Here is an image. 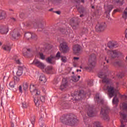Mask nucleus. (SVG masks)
<instances>
[{
  "mask_svg": "<svg viewBox=\"0 0 127 127\" xmlns=\"http://www.w3.org/2000/svg\"><path fill=\"white\" fill-rule=\"evenodd\" d=\"M123 17L124 19H127V7L124 10V12L123 14Z\"/></svg>",
  "mask_w": 127,
  "mask_h": 127,
  "instance_id": "32",
  "label": "nucleus"
},
{
  "mask_svg": "<svg viewBox=\"0 0 127 127\" xmlns=\"http://www.w3.org/2000/svg\"><path fill=\"white\" fill-rule=\"evenodd\" d=\"M1 44H2L0 42V45H1Z\"/></svg>",
  "mask_w": 127,
  "mask_h": 127,
  "instance_id": "63",
  "label": "nucleus"
},
{
  "mask_svg": "<svg viewBox=\"0 0 127 127\" xmlns=\"http://www.w3.org/2000/svg\"><path fill=\"white\" fill-rule=\"evenodd\" d=\"M80 76L79 75L78 76L77 79H78V80L80 79Z\"/></svg>",
  "mask_w": 127,
  "mask_h": 127,
  "instance_id": "58",
  "label": "nucleus"
},
{
  "mask_svg": "<svg viewBox=\"0 0 127 127\" xmlns=\"http://www.w3.org/2000/svg\"><path fill=\"white\" fill-rule=\"evenodd\" d=\"M36 97L34 99L35 105L36 107H39L41 103L45 102V97L44 96H40L39 95H35Z\"/></svg>",
  "mask_w": 127,
  "mask_h": 127,
  "instance_id": "4",
  "label": "nucleus"
},
{
  "mask_svg": "<svg viewBox=\"0 0 127 127\" xmlns=\"http://www.w3.org/2000/svg\"><path fill=\"white\" fill-rule=\"evenodd\" d=\"M56 58H58V57H60V53L58 52L57 54V55L56 56Z\"/></svg>",
  "mask_w": 127,
  "mask_h": 127,
  "instance_id": "48",
  "label": "nucleus"
},
{
  "mask_svg": "<svg viewBox=\"0 0 127 127\" xmlns=\"http://www.w3.org/2000/svg\"><path fill=\"white\" fill-rule=\"evenodd\" d=\"M109 111H110V109L109 107L104 106L101 108V111L100 112V115H101L102 117L105 121H109L110 120V118L108 116V114L109 113Z\"/></svg>",
  "mask_w": 127,
  "mask_h": 127,
  "instance_id": "3",
  "label": "nucleus"
},
{
  "mask_svg": "<svg viewBox=\"0 0 127 127\" xmlns=\"http://www.w3.org/2000/svg\"><path fill=\"white\" fill-rule=\"evenodd\" d=\"M10 21H12V22H14L16 21V19H15V18H11Z\"/></svg>",
  "mask_w": 127,
  "mask_h": 127,
  "instance_id": "45",
  "label": "nucleus"
},
{
  "mask_svg": "<svg viewBox=\"0 0 127 127\" xmlns=\"http://www.w3.org/2000/svg\"><path fill=\"white\" fill-rule=\"evenodd\" d=\"M71 80L73 81V82H77V81H79V78L76 77L75 76H72Z\"/></svg>",
  "mask_w": 127,
  "mask_h": 127,
  "instance_id": "36",
  "label": "nucleus"
},
{
  "mask_svg": "<svg viewBox=\"0 0 127 127\" xmlns=\"http://www.w3.org/2000/svg\"><path fill=\"white\" fill-rule=\"evenodd\" d=\"M88 66L85 67L86 70H92L96 66V55L93 54L89 57Z\"/></svg>",
  "mask_w": 127,
  "mask_h": 127,
  "instance_id": "1",
  "label": "nucleus"
},
{
  "mask_svg": "<svg viewBox=\"0 0 127 127\" xmlns=\"http://www.w3.org/2000/svg\"><path fill=\"white\" fill-rule=\"evenodd\" d=\"M22 71H23V67H22V66H19L18 68V70L16 72L17 76H21L23 73Z\"/></svg>",
  "mask_w": 127,
  "mask_h": 127,
  "instance_id": "25",
  "label": "nucleus"
},
{
  "mask_svg": "<svg viewBox=\"0 0 127 127\" xmlns=\"http://www.w3.org/2000/svg\"><path fill=\"white\" fill-rule=\"evenodd\" d=\"M81 71L82 70L81 69H79H79H77V70H76L77 72H79V71L81 72Z\"/></svg>",
  "mask_w": 127,
  "mask_h": 127,
  "instance_id": "55",
  "label": "nucleus"
},
{
  "mask_svg": "<svg viewBox=\"0 0 127 127\" xmlns=\"http://www.w3.org/2000/svg\"><path fill=\"white\" fill-rule=\"evenodd\" d=\"M87 115L90 118L92 117H95L97 112L95 111L94 109L92 107H89L87 111Z\"/></svg>",
  "mask_w": 127,
  "mask_h": 127,
  "instance_id": "14",
  "label": "nucleus"
},
{
  "mask_svg": "<svg viewBox=\"0 0 127 127\" xmlns=\"http://www.w3.org/2000/svg\"><path fill=\"white\" fill-rule=\"evenodd\" d=\"M81 51V47L79 45H75L73 46V52L74 54H78Z\"/></svg>",
  "mask_w": 127,
  "mask_h": 127,
  "instance_id": "19",
  "label": "nucleus"
},
{
  "mask_svg": "<svg viewBox=\"0 0 127 127\" xmlns=\"http://www.w3.org/2000/svg\"><path fill=\"white\" fill-rule=\"evenodd\" d=\"M28 86H29L28 83H27L26 82L24 83L23 84V90H24L25 91H26V90H27V89H28Z\"/></svg>",
  "mask_w": 127,
  "mask_h": 127,
  "instance_id": "34",
  "label": "nucleus"
},
{
  "mask_svg": "<svg viewBox=\"0 0 127 127\" xmlns=\"http://www.w3.org/2000/svg\"><path fill=\"white\" fill-rule=\"evenodd\" d=\"M27 51H30V50L29 49H28Z\"/></svg>",
  "mask_w": 127,
  "mask_h": 127,
  "instance_id": "61",
  "label": "nucleus"
},
{
  "mask_svg": "<svg viewBox=\"0 0 127 127\" xmlns=\"http://www.w3.org/2000/svg\"><path fill=\"white\" fill-rule=\"evenodd\" d=\"M14 81L15 83H17V82H19V78L17 77V76L13 77Z\"/></svg>",
  "mask_w": 127,
  "mask_h": 127,
  "instance_id": "38",
  "label": "nucleus"
},
{
  "mask_svg": "<svg viewBox=\"0 0 127 127\" xmlns=\"http://www.w3.org/2000/svg\"><path fill=\"white\" fill-rule=\"evenodd\" d=\"M61 57H62V59H61L62 61L64 63L66 62L67 60V59L66 58V57H63V56H62Z\"/></svg>",
  "mask_w": 127,
  "mask_h": 127,
  "instance_id": "41",
  "label": "nucleus"
},
{
  "mask_svg": "<svg viewBox=\"0 0 127 127\" xmlns=\"http://www.w3.org/2000/svg\"><path fill=\"white\" fill-rule=\"evenodd\" d=\"M82 94H80L78 91H75L72 95L73 98V101H79L81 99V96Z\"/></svg>",
  "mask_w": 127,
  "mask_h": 127,
  "instance_id": "15",
  "label": "nucleus"
},
{
  "mask_svg": "<svg viewBox=\"0 0 127 127\" xmlns=\"http://www.w3.org/2000/svg\"><path fill=\"white\" fill-rule=\"evenodd\" d=\"M80 59V58L79 57H74L73 58V60H76V61H78Z\"/></svg>",
  "mask_w": 127,
  "mask_h": 127,
  "instance_id": "49",
  "label": "nucleus"
},
{
  "mask_svg": "<svg viewBox=\"0 0 127 127\" xmlns=\"http://www.w3.org/2000/svg\"><path fill=\"white\" fill-rule=\"evenodd\" d=\"M109 48H117L119 46V44L117 43L109 42L107 45Z\"/></svg>",
  "mask_w": 127,
  "mask_h": 127,
  "instance_id": "22",
  "label": "nucleus"
},
{
  "mask_svg": "<svg viewBox=\"0 0 127 127\" xmlns=\"http://www.w3.org/2000/svg\"><path fill=\"white\" fill-rule=\"evenodd\" d=\"M49 10V11H52V10H53V8L50 9Z\"/></svg>",
  "mask_w": 127,
  "mask_h": 127,
  "instance_id": "57",
  "label": "nucleus"
},
{
  "mask_svg": "<svg viewBox=\"0 0 127 127\" xmlns=\"http://www.w3.org/2000/svg\"><path fill=\"white\" fill-rule=\"evenodd\" d=\"M39 126L41 127H43L44 125L43 124V122H41V121H39Z\"/></svg>",
  "mask_w": 127,
  "mask_h": 127,
  "instance_id": "44",
  "label": "nucleus"
},
{
  "mask_svg": "<svg viewBox=\"0 0 127 127\" xmlns=\"http://www.w3.org/2000/svg\"><path fill=\"white\" fill-rule=\"evenodd\" d=\"M32 64L42 69L45 68V64H43L42 62H40L38 60H34Z\"/></svg>",
  "mask_w": 127,
  "mask_h": 127,
  "instance_id": "10",
  "label": "nucleus"
},
{
  "mask_svg": "<svg viewBox=\"0 0 127 127\" xmlns=\"http://www.w3.org/2000/svg\"><path fill=\"white\" fill-rule=\"evenodd\" d=\"M91 7H92V8H94L95 7L94 6H92Z\"/></svg>",
  "mask_w": 127,
  "mask_h": 127,
  "instance_id": "60",
  "label": "nucleus"
},
{
  "mask_svg": "<svg viewBox=\"0 0 127 127\" xmlns=\"http://www.w3.org/2000/svg\"><path fill=\"white\" fill-rule=\"evenodd\" d=\"M113 65L115 66H121V63H120V62H116L113 64Z\"/></svg>",
  "mask_w": 127,
  "mask_h": 127,
  "instance_id": "42",
  "label": "nucleus"
},
{
  "mask_svg": "<svg viewBox=\"0 0 127 127\" xmlns=\"http://www.w3.org/2000/svg\"><path fill=\"white\" fill-rule=\"evenodd\" d=\"M107 94L110 99L117 95V90L114 86L107 87Z\"/></svg>",
  "mask_w": 127,
  "mask_h": 127,
  "instance_id": "5",
  "label": "nucleus"
},
{
  "mask_svg": "<svg viewBox=\"0 0 127 127\" xmlns=\"http://www.w3.org/2000/svg\"><path fill=\"white\" fill-rule=\"evenodd\" d=\"M23 16H24V14L23 13H21L20 14V17L21 18H23Z\"/></svg>",
  "mask_w": 127,
  "mask_h": 127,
  "instance_id": "47",
  "label": "nucleus"
},
{
  "mask_svg": "<svg viewBox=\"0 0 127 127\" xmlns=\"http://www.w3.org/2000/svg\"><path fill=\"white\" fill-rule=\"evenodd\" d=\"M11 36L12 39L14 40H17L20 38V34H19V32L14 30L11 33Z\"/></svg>",
  "mask_w": 127,
  "mask_h": 127,
  "instance_id": "13",
  "label": "nucleus"
},
{
  "mask_svg": "<svg viewBox=\"0 0 127 127\" xmlns=\"http://www.w3.org/2000/svg\"><path fill=\"white\" fill-rule=\"evenodd\" d=\"M99 77L101 78L102 79L103 83H105V84H109L110 82V80L107 77V75L100 73L99 75Z\"/></svg>",
  "mask_w": 127,
  "mask_h": 127,
  "instance_id": "16",
  "label": "nucleus"
},
{
  "mask_svg": "<svg viewBox=\"0 0 127 127\" xmlns=\"http://www.w3.org/2000/svg\"><path fill=\"white\" fill-rule=\"evenodd\" d=\"M95 101H97L98 103H101L103 104L104 103V100L103 99H100V96H99V94H96L95 98Z\"/></svg>",
  "mask_w": 127,
  "mask_h": 127,
  "instance_id": "26",
  "label": "nucleus"
},
{
  "mask_svg": "<svg viewBox=\"0 0 127 127\" xmlns=\"http://www.w3.org/2000/svg\"><path fill=\"white\" fill-rule=\"evenodd\" d=\"M11 127H14V124L12 123L11 125Z\"/></svg>",
  "mask_w": 127,
  "mask_h": 127,
  "instance_id": "54",
  "label": "nucleus"
},
{
  "mask_svg": "<svg viewBox=\"0 0 127 127\" xmlns=\"http://www.w3.org/2000/svg\"><path fill=\"white\" fill-rule=\"evenodd\" d=\"M113 8H114V7L112 5H109L105 7L106 12L107 13H108L107 16H109L110 15V12L112 11V9H113Z\"/></svg>",
  "mask_w": 127,
  "mask_h": 127,
  "instance_id": "23",
  "label": "nucleus"
},
{
  "mask_svg": "<svg viewBox=\"0 0 127 127\" xmlns=\"http://www.w3.org/2000/svg\"><path fill=\"white\" fill-rule=\"evenodd\" d=\"M82 16H83V14H81V15H80V17H82Z\"/></svg>",
  "mask_w": 127,
  "mask_h": 127,
  "instance_id": "59",
  "label": "nucleus"
},
{
  "mask_svg": "<svg viewBox=\"0 0 127 127\" xmlns=\"http://www.w3.org/2000/svg\"><path fill=\"white\" fill-rule=\"evenodd\" d=\"M3 49L5 51H10L11 48L10 46L8 45H5L3 46Z\"/></svg>",
  "mask_w": 127,
  "mask_h": 127,
  "instance_id": "31",
  "label": "nucleus"
},
{
  "mask_svg": "<svg viewBox=\"0 0 127 127\" xmlns=\"http://www.w3.org/2000/svg\"><path fill=\"white\" fill-rule=\"evenodd\" d=\"M93 80H88V85L89 86H93Z\"/></svg>",
  "mask_w": 127,
  "mask_h": 127,
  "instance_id": "40",
  "label": "nucleus"
},
{
  "mask_svg": "<svg viewBox=\"0 0 127 127\" xmlns=\"http://www.w3.org/2000/svg\"><path fill=\"white\" fill-rule=\"evenodd\" d=\"M26 39L29 40L31 38L32 39H34V38H36V35L35 34H32L31 33L27 32L24 35Z\"/></svg>",
  "mask_w": 127,
  "mask_h": 127,
  "instance_id": "18",
  "label": "nucleus"
},
{
  "mask_svg": "<svg viewBox=\"0 0 127 127\" xmlns=\"http://www.w3.org/2000/svg\"><path fill=\"white\" fill-rule=\"evenodd\" d=\"M22 106H23V108L26 109V108L28 107V104H27V103L26 102H23L22 103Z\"/></svg>",
  "mask_w": 127,
  "mask_h": 127,
  "instance_id": "39",
  "label": "nucleus"
},
{
  "mask_svg": "<svg viewBox=\"0 0 127 127\" xmlns=\"http://www.w3.org/2000/svg\"><path fill=\"white\" fill-rule=\"evenodd\" d=\"M56 13H57V14H60L61 12L59 11H56L55 12Z\"/></svg>",
  "mask_w": 127,
  "mask_h": 127,
  "instance_id": "53",
  "label": "nucleus"
},
{
  "mask_svg": "<svg viewBox=\"0 0 127 127\" xmlns=\"http://www.w3.org/2000/svg\"><path fill=\"white\" fill-rule=\"evenodd\" d=\"M0 32L2 34H6L8 32V26H0Z\"/></svg>",
  "mask_w": 127,
  "mask_h": 127,
  "instance_id": "17",
  "label": "nucleus"
},
{
  "mask_svg": "<svg viewBox=\"0 0 127 127\" xmlns=\"http://www.w3.org/2000/svg\"><path fill=\"white\" fill-rule=\"evenodd\" d=\"M6 15L5 14V12L0 11V19H3L5 18Z\"/></svg>",
  "mask_w": 127,
  "mask_h": 127,
  "instance_id": "29",
  "label": "nucleus"
},
{
  "mask_svg": "<svg viewBox=\"0 0 127 127\" xmlns=\"http://www.w3.org/2000/svg\"><path fill=\"white\" fill-rule=\"evenodd\" d=\"M43 24H44V22L42 23H39L38 24V28H42L43 27Z\"/></svg>",
  "mask_w": 127,
  "mask_h": 127,
  "instance_id": "43",
  "label": "nucleus"
},
{
  "mask_svg": "<svg viewBox=\"0 0 127 127\" xmlns=\"http://www.w3.org/2000/svg\"><path fill=\"white\" fill-rule=\"evenodd\" d=\"M68 87V78L67 77H64L63 79L62 84L60 86V89L62 91H63L64 89H66Z\"/></svg>",
  "mask_w": 127,
  "mask_h": 127,
  "instance_id": "12",
  "label": "nucleus"
},
{
  "mask_svg": "<svg viewBox=\"0 0 127 127\" xmlns=\"http://www.w3.org/2000/svg\"><path fill=\"white\" fill-rule=\"evenodd\" d=\"M19 91L21 93L22 92V87L21 86V85H20L19 87Z\"/></svg>",
  "mask_w": 127,
  "mask_h": 127,
  "instance_id": "46",
  "label": "nucleus"
},
{
  "mask_svg": "<svg viewBox=\"0 0 127 127\" xmlns=\"http://www.w3.org/2000/svg\"><path fill=\"white\" fill-rule=\"evenodd\" d=\"M119 11V9H115L113 11V13H116V12Z\"/></svg>",
  "mask_w": 127,
  "mask_h": 127,
  "instance_id": "52",
  "label": "nucleus"
},
{
  "mask_svg": "<svg viewBox=\"0 0 127 127\" xmlns=\"http://www.w3.org/2000/svg\"><path fill=\"white\" fill-rule=\"evenodd\" d=\"M30 92L32 93V95H40V91L36 89V86L33 83H31L30 85Z\"/></svg>",
  "mask_w": 127,
  "mask_h": 127,
  "instance_id": "8",
  "label": "nucleus"
},
{
  "mask_svg": "<svg viewBox=\"0 0 127 127\" xmlns=\"http://www.w3.org/2000/svg\"><path fill=\"white\" fill-rule=\"evenodd\" d=\"M94 127H103V126L101 125V123H100L99 122H95L94 124ZM86 127H92V126L90 125V124H87L86 125Z\"/></svg>",
  "mask_w": 127,
  "mask_h": 127,
  "instance_id": "27",
  "label": "nucleus"
},
{
  "mask_svg": "<svg viewBox=\"0 0 127 127\" xmlns=\"http://www.w3.org/2000/svg\"><path fill=\"white\" fill-rule=\"evenodd\" d=\"M56 57L54 56H51L49 58H47L46 60V61L48 63H49L50 64H52V61L54 60H55Z\"/></svg>",
  "mask_w": 127,
  "mask_h": 127,
  "instance_id": "24",
  "label": "nucleus"
},
{
  "mask_svg": "<svg viewBox=\"0 0 127 127\" xmlns=\"http://www.w3.org/2000/svg\"><path fill=\"white\" fill-rule=\"evenodd\" d=\"M107 63H109V61L107 60Z\"/></svg>",
  "mask_w": 127,
  "mask_h": 127,
  "instance_id": "62",
  "label": "nucleus"
},
{
  "mask_svg": "<svg viewBox=\"0 0 127 127\" xmlns=\"http://www.w3.org/2000/svg\"><path fill=\"white\" fill-rule=\"evenodd\" d=\"M15 82L13 81H11L10 82L9 84V87H10V88H14V85H15Z\"/></svg>",
  "mask_w": 127,
  "mask_h": 127,
  "instance_id": "37",
  "label": "nucleus"
},
{
  "mask_svg": "<svg viewBox=\"0 0 127 127\" xmlns=\"http://www.w3.org/2000/svg\"><path fill=\"white\" fill-rule=\"evenodd\" d=\"M108 54L110 55L112 57V58H116L117 57H119L120 55H122V52L118 51H109L108 52Z\"/></svg>",
  "mask_w": 127,
  "mask_h": 127,
  "instance_id": "7",
  "label": "nucleus"
},
{
  "mask_svg": "<svg viewBox=\"0 0 127 127\" xmlns=\"http://www.w3.org/2000/svg\"><path fill=\"white\" fill-rule=\"evenodd\" d=\"M14 59L17 64H21V62H20V61L19 60V58L17 57V56H15Z\"/></svg>",
  "mask_w": 127,
  "mask_h": 127,
  "instance_id": "33",
  "label": "nucleus"
},
{
  "mask_svg": "<svg viewBox=\"0 0 127 127\" xmlns=\"http://www.w3.org/2000/svg\"><path fill=\"white\" fill-rule=\"evenodd\" d=\"M78 123L79 120L76 118V117L71 115L67 116L65 124L71 127H74V126H76Z\"/></svg>",
  "mask_w": 127,
  "mask_h": 127,
  "instance_id": "2",
  "label": "nucleus"
},
{
  "mask_svg": "<svg viewBox=\"0 0 127 127\" xmlns=\"http://www.w3.org/2000/svg\"><path fill=\"white\" fill-rule=\"evenodd\" d=\"M9 10H10V11H12V9H9Z\"/></svg>",
  "mask_w": 127,
  "mask_h": 127,
  "instance_id": "64",
  "label": "nucleus"
},
{
  "mask_svg": "<svg viewBox=\"0 0 127 127\" xmlns=\"http://www.w3.org/2000/svg\"><path fill=\"white\" fill-rule=\"evenodd\" d=\"M70 25L73 29H77L78 28V24L75 22V18H72L70 20Z\"/></svg>",
  "mask_w": 127,
  "mask_h": 127,
  "instance_id": "20",
  "label": "nucleus"
},
{
  "mask_svg": "<svg viewBox=\"0 0 127 127\" xmlns=\"http://www.w3.org/2000/svg\"><path fill=\"white\" fill-rule=\"evenodd\" d=\"M81 2H82V3H84V2H85V0H81Z\"/></svg>",
  "mask_w": 127,
  "mask_h": 127,
  "instance_id": "56",
  "label": "nucleus"
},
{
  "mask_svg": "<svg viewBox=\"0 0 127 127\" xmlns=\"http://www.w3.org/2000/svg\"><path fill=\"white\" fill-rule=\"evenodd\" d=\"M60 50L62 53H67L69 52L70 49L69 47H68V45H67V43L64 42L60 44L59 46Z\"/></svg>",
  "mask_w": 127,
  "mask_h": 127,
  "instance_id": "6",
  "label": "nucleus"
},
{
  "mask_svg": "<svg viewBox=\"0 0 127 127\" xmlns=\"http://www.w3.org/2000/svg\"><path fill=\"white\" fill-rule=\"evenodd\" d=\"M39 81L41 84H42V85H45V83H46V82H47V79H46V77H45V75H44V74H42L40 76Z\"/></svg>",
  "mask_w": 127,
  "mask_h": 127,
  "instance_id": "21",
  "label": "nucleus"
},
{
  "mask_svg": "<svg viewBox=\"0 0 127 127\" xmlns=\"http://www.w3.org/2000/svg\"><path fill=\"white\" fill-rule=\"evenodd\" d=\"M114 1L116 3H120V2H121V1H120V0H114Z\"/></svg>",
  "mask_w": 127,
  "mask_h": 127,
  "instance_id": "51",
  "label": "nucleus"
},
{
  "mask_svg": "<svg viewBox=\"0 0 127 127\" xmlns=\"http://www.w3.org/2000/svg\"><path fill=\"white\" fill-rule=\"evenodd\" d=\"M30 121L32 125V127H34V125L35 124V116L33 115V116H32Z\"/></svg>",
  "mask_w": 127,
  "mask_h": 127,
  "instance_id": "30",
  "label": "nucleus"
},
{
  "mask_svg": "<svg viewBox=\"0 0 127 127\" xmlns=\"http://www.w3.org/2000/svg\"><path fill=\"white\" fill-rule=\"evenodd\" d=\"M117 76H118V77H119V78H123V76H124V75H123V74H117Z\"/></svg>",
  "mask_w": 127,
  "mask_h": 127,
  "instance_id": "50",
  "label": "nucleus"
},
{
  "mask_svg": "<svg viewBox=\"0 0 127 127\" xmlns=\"http://www.w3.org/2000/svg\"><path fill=\"white\" fill-rule=\"evenodd\" d=\"M106 28H107V25L105 23L99 24L97 25L95 27L96 31H97V32H101V31H104V30H105Z\"/></svg>",
  "mask_w": 127,
  "mask_h": 127,
  "instance_id": "11",
  "label": "nucleus"
},
{
  "mask_svg": "<svg viewBox=\"0 0 127 127\" xmlns=\"http://www.w3.org/2000/svg\"><path fill=\"white\" fill-rule=\"evenodd\" d=\"M112 103L113 105H116L119 104V99H118L117 95L114 96V97L112 100Z\"/></svg>",
  "mask_w": 127,
  "mask_h": 127,
  "instance_id": "28",
  "label": "nucleus"
},
{
  "mask_svg": "<svg viewBox=\"0 0 127 127\" xmlns=\"http://www.w3.org/2000/svg\"><path fill=\"white\" fill-rule=\"evenodd\" d=\"M120 115L123 120H121V125L120 127H126V125L124 124V123H127V114L124 112H120Z\"/></svg>",
  "mask_w": 127,
  "mask_h": 127,
  "instance_id": "9",
  "label": "nucleus"
},
{
  "mask_svg": "<svg viewBox=\"0 0 127 127\" xmlns=\"http://www.w3.org/2000/svg\"><path fill=\"white\" fill-rule=\"evenodd\" d=\"M39 55L40 56V59H41V60H44L45 59V56H44L43 53H40Z\"/></svg>",
  "mask_w": 127,
  "mask_h": 127,
  "instance_id": "35",
  "label": "nucleus"
}]
</instances>
